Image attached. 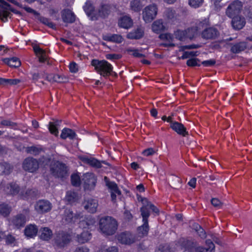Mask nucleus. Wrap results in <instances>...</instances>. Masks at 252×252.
<instances>
[{
	"label": "nucleus",
	"instance_id": "nucleus-50",
	"mask_svg": "<svg viewBox=\"0 0 252 252\" xmlns=\"http://www.w3.org/2000/svg\"><path fill=\"white\" fill-rule=\"evenodd\" d=\"M71 184L73 186L78 187L80 185V179L77 174H73L71 176Z\"/></svg>",
	"mask_w": 252,
	"mask_h": 252
},
{
	"label": "nucleus",
	"instance_id": "nucleus-24",
	"mask_svg": "<svg viewBox=\"0 0 252 252\" xmlns=\"http://www.w3.org/2000/svg\"><path fill=\"white\" fill-rule=\"evenodd\" d=\"M24 232L27 237L33 238L37 235L38 228L35 224H30L26 227Z\"/></svg>",
	"mask_w": 252,
	"mask_h": 252
},
{
	"label": "nucleus",
	"instance_id": "nucleus-11",
	"mask_svg": "<svg viewBox=\"0 0 252 252\" xmlns=\"http://www.w3.org/2000/svg\"><path fill=\"white\" fill-rule=\"evenodd\" d=\"M117 239L122 244L130 245L135 242V238L129 232H123L118 234Z\"/></svg>",
	"mask_w": 252,
	"mask_h": 252
},
{
	"label": "nucleus",
	"instance_id": "nucleus-23",
	"mask_svg": "<svg viewBox=\"0 0 252 252\" xmlns=\"http://www.w3.org/2000/svg\"><path fill=\"white\" fill-rule=\"evenodd\" d=\"M39 238L43 241H48L52 237L53 232L49 227H41L39 231Z\"/></svg>",
	"mask_w": 252,
	"mask_h": 252
},
{
	"label": "nucleus",
	"instance_id": "nucleus-35",
	"mask_svg": "<svg viewBox=\"0 0 252 252\" xmlns=\"http://www.w3.org/2000/svg\"><path fill=\"white\" fill-rule=\"evenodd\" d=\"M3 61L4 63L12 67L16 68L21 65V62L17 57H13L10 59L5 58Z\"/></svg>",
	"mask_w": 252,
	"mask_h": 252
},
{
	"label": "nucleus",
	"instance_id": "nucleus-25",
	"mask_svg": "<svg viewBox=\"0 0 252 252\" xmlns=\"http://www.w3.org/2000/svg\"><path fill=\"white\" fill-rule=\"evenodd\" d=\"M80 159L84 163L88 164L93 167L98 168L101 167V162L94 158H89L87 157H81Z\"/></svg>",
	"mask_w": 252,
	"mask_h": 252
},
{
	"label": "nucleus",
	"instance_id": "nucleus-45",
	"mask_svg": "<svg viewBox=\"0 0 252 252\" xmlns=\"http://www.w3.org/2000/svg\"><path fill=\"white\" fill-rule=\"evenodd\" d=\"M142 225L138 227V231L139 234H141L142 236L147 235L149 231L148 221H143Z\"/></svg>",
	"mask_w": 252,
	"mask_h": 252
},
{
	"label": "nucleus",
	"instance_id": "nucleus-60",
	"mask_svg": "<svg viewBox=\"0 0 252 252\" xmlns=\"http://www.w3.org/2000/svg\"><path fill=\"white\" fill-rule=\"evenodd\" d=\"M212 204L215 207H220L222 205V203L219 199L216 198H213L211 199Z\"/></svg>",
	"mask_w": 252,
	"mask_h": 252
},
{
	"label": "nucleus",
	"instance_id": "nucleus-64",
	"mask_svg": "<svg viewBox=\"0 0 252 252\" xmlns=\"http://www.w3.org/2000/svg\"><path fill=\"white\" fill-rule=\"evenodd\" d=\"M216 63V61L214 60H210L205 61L202 62V64L205 66H211L214 65Z\"/></svg>",
	"mask_w": 252,
	"mask_h": 252
},
{
	"label": "nucleus",
	"instance_id": "nucleus-51",
	"mask_svg": "<svg viewBox=\"0 0 252 252\" xmlns=\"http://www.w3.org/2000/svg\"><path fill=\"white\" fill-rule=\"evenodd\" d=\"M127 52L135 57L142 58L145 56L143 54L140 53L137 49L128 48Z\"/></svg>",
	"mask_w": 252,
	"mask_h": 252
},
{
	"label": "nucleus",
	"instance_id": "nucleus-40",
	"mask_svg": "<svg viewBox=\"0 0 252 252\" xmlns=\"http://www.w3.org/2000/svg\"><path fill=\"white\" fill-rule=\"evenodd\" d=\"M164 27L163 25L162 20L155 21L152 24V30L156 33H158L164 30Z\"/></svg>",
	"mask_w": 252,
	"mask_h": 252
},
{
	"label": "nucleus",
	"instance_id": "nucleus-59",
	"mask_svg": "<svg viewBox=\"0 0 252 252\" xmlns=\"http://www.w3.org/2000/svg\"><path fill=\"white\" fill-rule=\"evenodd\" d=\"M0 124L2 126H10L11 127H14L17 126L16 123L12 122L9 120H4L0 122Z\"/></svg>",
	"mask_w": 252,
	"mask_h": 252
},
{
	"label": "nucleus",
	"instance_id": "nucleus-30",
	"mask_svg": "<svg viewBox=\"0 0 252 252\" xmlns=\"http://www.w3.org/2000/svg\"><path fill=\"white\" fill-rule=\"evenodd\" d=\"M103 39L107 41L121 43L123 38L121 35L119 34H106L103 35Z\"/></svg>",
	"mask_w": 252,
	"mask_h": 252
},
{
	"label": "nucleus",
	"instance_id": "nucleus-43",
	"mask_svg": "<svg viewBox=\"0 0 252 252\" xmlns=\"http://www.w3.org/2000/svg\"><path fill=\"white\" fill-rule=\"evenodd\" d=\"M91 237V234L89 231H83L78 236V241L80 243H85L89 241Z\"/></svg>",
	"mask_w": 252,
	"mask_h": 252
},
{
	"label": "nucleus",
	"instance_id": "nucleus-36",
	"mask_svg": "<svg viewBox=\"0 0 252 252\" xmlns=\"http://www.w3.org/2000/svg\"><path fill=\"white\" fill-rule=\"evenodd\" d=\"M75 135L76 134L73 130L68 128H64L62 130L61 137L63 139H65L67 138L73 139L75 138Z\"/></svg>",
	"mask_w": 252,
	"mask_h": 252
},
{
	"label": "nucleus",
	"instance_id": "nucleus-10",
	"mask_svg": "<svg viewBox=\"0 0 252 252\" xmlns=\"http://www.w3.org/2000/svg\"><path fill=\"white\" fill-rule=\"evenodd\" d=\"M104 180L106 186L110 190L111 199L113 201H115L117 194L120 195L121 191L118 189L117 185L114 182H111L107 177H105Z\"/></svg>",
	"mask_w": 252,
	"mask_h": 252
},
{
	"label": "nucleus",
	"instance_id": "nucleus-27",
	"mask_svg": "<svg viewBox=\"0 0 252 252\" xmlns=\"http://www.w3.org/2000/svg\"><path fill=\"white\" fill-rule=\"evenodd\" d=\"M144 35V30L141 27H138L131 32L127 34V37L129 39H140Z\"/></svg>",
	"mask_w": 252,
	"mask_h": 252
},
{
	"label": "nucleus",
	"instance_id": "nucleus-31",
	"mask_svg": "<svg viewBox=\"0 0 252 252\" xmlns=\"http://www.w3.org/2000/svg\"><path fill=\"white\" fill-rule=\"evenodd\" d=\"M133 24V22L131 18L129 16H125L122 17L119 22V25L122 28L128 29L130 28Z\"/></svg>",
	"mask_w": 252,
	"mask_h": 252
},
{
	"label": "nucleus",
	"instance_id": "nucleus-2",
	"mask_svg": "<svg viewBox=\"0 0 252 252\" xmlns=\"http://www.w3.org/2000/svg\"><path fill=\"white\" fill-rule=\"evenodd\" d=\"M92 65L95 67V69L97 72L103 77L110 75L112 72V65L106 61L93 60Z\"/></svg>",
	"mask_w": 252,
	"mask_h": 252
},
{
	"label": "nucleus",
	"instance_id": "nucleus-5",
	"mask_svg": "<svg viewBox=\"0 0 252 252\" xmlns=\"http://www.w3.org/2000/svg\"><path fill=\"white\" fill-rule=\"evenodd\" d=\"M158 7L155 4H150L146 6L142 11V18L146 23L151 22L158 13Z\"/></svg>",
	"mask_w": 252,
	"mask_h": 252
},
{
	"label": "nucleus",
	"instance_id": "nucleus-21",
	"mask_svg": "<svg viewBox=\"0 0 252 252\" xmlns=\"http://www.w3.org/2000/svg\"><path fill=\"white\" fill-rule=\"evenodd\" d=\"M38 195V191L35 189H28L25 190L22 189L20 192V196L23 199L34 198Z\"/></svg>",
	"mask_w": 252,
	"mask_h": 252
},
{
	"label": "nucleus",
	"instance_id": "nucleus-26",
	"mask_svg": "<svg viewBox=\"0 0 252 252\" xmlns=\"http://www.w3.org/2000/svg\"><path fill=\"white\" fill-rule=\"evenodd\" d=\"M247 47V43L246 41H242L232 44L230 51L235 54L239 53L245 50Z\"/></svg>",
	"mask_w": 252,
	"mask_h": 252
},
{
	"label": "nucleus",
	"instance_id": "nucleus-9",
	"mask_svg": "<svg viewBox=\"0 0 252 252\" xmlns=\"http://www.w3.org/2000/svg\"><path fill=\"white\" fill-rule=\"evenodd\" d=\"M34 208L38 213L42 214L50 211L52 204L48 200H39L35 203Z\"/></svg>",
	"mask_w": 252,
	"mask_h": 252
},
{
	"label": "nucleus",
	"instance_id": "nucleus-46",
	"mask_svg": "<svg viewBox=\"0 0 252 252\" xmlns=\"http://www.w3.org/2000/svg\"><path fill=\"white\" fill-rule=\"evenodd\" d=\"M171 183L172 188L178 189L181 186V180L177 176H173L171 179Z\"/></svg>",
	"mask_w": 252,
	"mask_h": 252
},
{
	"label": "nucleus",
	"instance_id": "nucleus-61",
	"mask_svg": "<svg viewBox=\"0 0 252 252\" xmlns=\"http://www.w3.org/2000/svg\"><path fill=\"white\" fill-rule=\"evenodd\" d=\"M19 6H20V7L23 8V9H24L27 12L32 13L34 15H39V13L37 11H36L35 10H34V9L31 8L30 7H28V6L23 7L22 6V5H20V4H19Z\"/></svg>",
	"mask_w": 252,
	"mask_h": 252
},
{
	"label": "nucleus",
	"instance_id": "nucleus-8",
	"mask_svg": "<svg viewBox=\"0 0 252 252\" xmlns=\"http://www.w3.org/2000/svg\"><path fill=\"white\" fill-rule=\"evenodd\" d=\"M83 180L84 182L85 189L92 190L94 189L96 182L94 175L91 173H87L83 176Z\"/></svg>",
	"mask_w": 252,
	"mask_h": 252
},
{
	"label": "nucleus",
	"instance_id": "nucleus-52",
	"mask_svg": "<svg viewBox=\"0 0 252 252\" xmlns=\"http://www.w3.org/2000/svg\"><path fill=\"white\" fill-rule=\"evenodd\" d=\"M26 152L29 154L36 155L39 154V150L35 146H31L27 148Z\"/></svg>",
	"mask_w": 252,
	"mask_h": 252
},
{
	"label": "nucleus",
	"instance_id": "nucleus-49",
	"mask_svg": "<svg viewBox=\"0 0 252 252\" xmlns=\"http://www.w3.org/2000/svg\"><path fill=\"white\" fill-rule=\"evenodd\" d=\"M77 193L69 191L66 193V198L69 202H74L77 198Z\"/></svg>",
	"mask_w": 252,
	"mask_h": 252
},
{
	"label": "nucleus",
	"instance_id": "nucleus-58",
	"mask_svg": "<svg viewBox=\"0 0 252 252\" xmlns=\"http://www.w3.org/2000/svg\"><path fill=\"white\" fill-rule=\"evenodd\" d=\"M95 222V219L92 217H88L85 220H82V224H83V223H87V226L89 227L90 226L94 225Z\"/></svg>",
	"mask_w": 252,
	"mask_h": 252
},
{
	"label": "nucleus",
	"instance_id": "nucleus-44",
	"mask_svg": "<svg viewBox=\"0 0 252 252\" xmlns=\"http://www.w3.org/2000/svg\"><path fill=\"white\" fill-rule=\"evenodd\" d=\"M11 211V207L7 204L2 203L0 204V214L3 217H7Z\"/></svg>",
	"mask_w": 252,
	"mask_h": 252
},
{
	"label": "nucleus",
	"instance_id": "nucleus-41",
	"mask_svg": "<svg viewBox=\"0 0 252 252\" xmlns=\"http://www.w3.org/2000/svg\"><path fill=\"white\" fill-rule=\"evenodd\" d=\"M13 170V167L10 164L6 162L0 163V171L3 174L8 175L10 174Z\"/></svg>",
	"mask_w": 252,
	"mask_h": 252
},
{
	"label": "nucleus",
	"instance_id": "nucleus-29",
	"mask_svg": "<svg viewBox=\"0 0 252 252\" xmlns=\"http://www.w3.org/2000/svg\"><path fill=\"white\" fill-rule=\"evenodd\" d=\"M33 50L35 54L38 58L39 62L44 63L47 59L45 51L40 48L39 46H35L33 47Z\"/></svg>",
	"mask_w": 252,
	"mask_h": 252
},
{
	"label": "nucleus",
	"instance_id": "nucleus-48",
	"mask_svg": "<svg viewBox=\"0 0 252 252\" xmlns=\"http://www.w3.org/2000/svg\"><path fill=\"white\" fill-rule=\"evenodd\" d=\"M67 78L62 75L56 74L53 76V81L58 83H64L66 82Z\"/></svg>",
	"mask_w": 252,
	"mask_h": 252
},
{
	"label": "nucleus",
	"instance_id": "nucleus-3",
	"mask_svg": "<svg viewBox=\"0 0 252 252\" xmlns=\"http://www.w3.org/2000/svg\"><path fill=\"white\" fill-rule=\"evenodd\" d=\"M71 240V235L65 231H59L54 238V245L58 248L63 249L67 246Z\"/></svg>",
	"mask_w": 252,
	"mask_h": 252
},
{
	"label": "nucleus",
	"instance_id": "nucleus-54",
	"mask_svg": "<svg viewBox=\"0 0 252 252\" xmlns=\"http://www.w3.org/2000/svg\"><path fill=\"white\" fill-rule=\"evenodd\" d=\"M203 0H189V3L191 7L197 8L202 5Z\"/></svg>",
	"mask_w": 252,
	"mask_h": 252
},
{
	"label": "nucleus",
	"instance_id": "nucleus-17",
	"mask_svg": "<svg viewBox=\"0 0 252 252\" xmlns=\"http://www.w3.org/2000/svg\"><path fill=\"white\" fill-rule=\"evenodd\" d=\"M22 190L20 186L16 183H11L6 185L5 188V192L12 195H15L19 194L20 195V192Z\"/></svg>",
	"mask_w": 252,
	"mask_h": 252
},
{
	"label": "nucleus",
	"instance_id": "nucleus-15",
	"mask_svg": "<svg viewBox=\"0 0 252 252\" xmlns=\"http://www.w3.org/2000/svg\"><path fill=\"white\" fill-rule=\"evenodd\" d=\"M83 8L87 15L90 17L92 20L97 19L98 15L95 14L94 7L91 1H87Z\"/></svg>",
	"mask_w": 252,
	"mask_h": 252
},
{
	"label": "nucleus",
	"instance_id": "nucleus-1",
	"mask_svg": "<svg viewBox=\"0 0 252 252\" xmlns=\"http://www.w3.org/2000/svg\"><path fill=\"white\" fill-rule=\"evenodd\" d=\"M99 231L107 236L115 233L118 229V222L115 219L111 216H105L101 218L99 220Z\"/></svg>",
	"mask_w": 252,
	"mask_h": 252
},
{
	"label": "nucleus",
	"instance_id": "nucleus-62",
	"mask_svg": "<svg viewBox=\"0 0 252 252\" xmlns=\"http://www.w3.org/2000/svg\"><path fill=\"white\" fill-rule=\"evenodd\" d=\"M69 69L73 73L77 72L78 70L77 64L74 62L71 63L69 65Z\"/></svg>",
	"mask_w": 252,
	"mask_h": 252
},
{
	"label": "nucleus",
	"instance_id": "nucleus-56",
	"mask_svg": "<svg viewBox=\"0 0 252 252\" xmlns=\"http://www.w3.org/2000/svg\"><path fill=\"white\" fill-rule=\"evenodd\" d=\"M199 62V59L197 58H191L187 62V64L189 66H200V64L198 63Z\"/></svg>",
	"mask_w": 252,
	"mask_h": 252
},
{
	"label": "nucleus",
	"instance_id": "nucleus-6",
	"mask_svg": "<svg viewBox=\"0 0 252 252\" xmlns=\"http://www.w3.org/2000/svg\"><path fill=\"white\" fill-rule=\"evenodd\" d=\"M242 7V2L239 0H235L228 5L225 14L229 18L239 16Z\"/></svg>",
	"mask_w": 252,
	"mask_h": 252
},
{
	"label": "nucleus",
	"instance_id": "nucleus-42",
	"mask_svg": "<svg viewBox=\"0 0 252 252\" xmlns=\"http://www.w3.org/2000/svg\"><path fill=\"white\" fill-rule=\"evenodd\" d=\"M164 16L169 21H173L176 19L177 15L174 10L168 8L164 12Z\"/></svg>",
	"mask_w": 252,
	"mask_h": 252
},
{
	"label": "nucleus",
	"instance_id": "nucleus-13",
	"mask_svg": "<svg viewBox=\"0 0 252 252\" xmlns=\"http://www.w3.org/2000/svg\"><path fill=\"white\" fill-rule=\"evenodd\" d=\"M202 37L206 39H213L217 38L219 32L216 28L210 27L206 28L202 32Z\"/></svg>",
	"mask_w": 252,
	"mask_h": 252
},
{
	"label": "nucleus",
	"instance_id": "nucleus-14",
	"mask_svg": "<svg viewBox=\"0 0 252 252\" xmlns=\"http://www.w3.org/2000/svg\"><path fill=\"white\" fill-rule=\"evenodd\" d=\"M83 206L85 209L87 210L89 212L94 213L96 211L98 202L96 200L90 198L85 200L83 203Z\"/></svg>",
	"mask_w": 252,
	"mask_h": 252
},
{
	"label": "nucleus",
	"instance_id": "nucleus-63",
	"mask_svg": "<svg viewBox=\"0 0 252 252\" xmlns=\"http://www.w3.org/2000/svg\"><path fill=\"white\" fill-rule=\"evenodd\" d=\"M21 82V80L18 79H7V85H15Z\"/></svg>",
	"mask_w": 252,
	"mask_h": 252
},
{
	"label": "nucleus",
	"instance_id": "nucleus-34",
	"mask_svg": "<svg viewBox=\"0 0 252 252\" xmlns=\"http://www.w3.org/2000/svg\"><path fill=\"white\" fill-rule=\"evenodd\" d=\"M110 5L108 4H102L98 9V15L102 18H105L110 13Z\"/></svg>",
	"mask_w": 252,
	"mask_h": 252
},
{
	"label": "nucleus",
	"instance_id": "nucleus-20",
	"mask_svg": "<svg viewBox=\"0 0 252 252\" xmlns=\"http://www.w3.org/2000/svg\"><path fill=\"white\" fill-rule=\"evenodd\" d=\"M80 214H74L73 211L69 209H65L64 210L63 219L67 223L74 222L80 218Z\"/></svg>",
	"mask_w": 252,
	"mask_h": 252
},
{
	"label": "nucleus",
	"instance_id": "nucleus-16",
	"mask_svg": "<svg viewBox=\"0 0 252 252\" xmlns=\"http://www.w3.org/2000/svg\"><path fill=\"white\" fill-rule=\"evenodd\" d=\"M141 201L143 206L140 209L141 215L142 217V221H148V218L150 216L149 207L148 206V200L146 198L141 197Z\"/></svg>",
	"mask_w": 252,
	"mask_h": 252
},
{
	"label": "nucleus",
	"instance_id": "nucleus-4",
	"mask_svg": "<svg viewBox=\"0 0 252 252\" xmlns=\"http://www.w3.org/2000/svg\"><path fill=\"white\" fill-rule=\"evenodd\" d=\"M50 171L56 177L64 178L67 176V166L59 161H56L51 165Z\"/></svg>",
	"mask_w": 252,
	"mask_h": 252
},
{
	"label": "nucleus",
	"instance_id": "nucleus-33",
	"mask_svg": "<svg viewBox=\"0 0 252 252\" xmlns=\"http://www.w3.org/2000/svg\"><path fill=\"white\" fill-rule=\"evenodd\" d=\"M206 244L208 246L207 248H204L202 247H197L195 249L196 252H213L214 250L215 245L211 240H207Z\"/></svg>",
	"mask_w": 252,
	"mask_h": 252
},
{
	"label": "nucleus",
	"instance_id": "nucleus-19",
	"mask_svg": "<svg viewBox=\"0 0 252 252\" xmlns=\"http://www.w3.org/2000/svg\"><path fill=\"white\" fill-rule=\"evenodd\" d=\"M61 16L63 21L66 23H72L75 20V14L69 9L62 10Z\"/></svg>",
	"mask_w": 252,
	"mask_h": 252
},
{
	"label": "nucleus",
	"instance_id": "nucleus-57",
	"mask_svg": "<svg viewBox=\"0 0 252 252\" xmlns=\"http://www.w3.org/2000/svg\"><path fill=\"white\" fill-rule=\"evenodd\" d=\"M195 230L197 232L198 235L202 239H204L206 237V233L201 226L198 224L196 225Z\"/></svg>",
	"mask_w": 252,
	"mask_h": 252
},
{
	"label": "nucleus",
	"instance_id": "nucleus-22",
	"mask_svg": "<svg viewBox=\"0 0 252 252\" xmlns=\"http://www.w3.org/2000/svg\"><path fill=\"white\" fill-rule=\"evenodd\" d=\"M231 25L232 27L236 30L242 29L245 25V19L240 16L231 18Z\"/></svg>",
	"mask_w": 252,
	"mask_h": 252
},
{
	"label": "nucleus",
	"instance_id": "nucleus-39",
	"mask_svg": "<svg viewBox=\"0 0 252 252\" xmlns=\"http://www.w3.org/2000/svg\"><path fill=\"white\" fill-rule=\"evenodd\" d=\"M189 30L188 31L178 30L175 32V37L181 41L184 40L187 38H191V36L188 35V32H189Z\"/></svg>",
	"mask_w": 252,
	"mask_h": 252
},
{
	"label": "nucleus",
	"instance_id": "nucleus-55",
	"mask_svg": "<svg viewBox=\"0 0 252 252\" xmlns=\"http://www.w3.org/2000/svg\"><path fill=\"white\" fill-rule=\"evenodd\" d=\"M5 243L7 245L15 244L16 242L15 238L11 234L6 235L5 237Z\"/></svg>",
	"mask_w": 252,
	"mask_h": 252
},
{
	"label": "nucleus",
	"instance_id": "nucleus-38",
	"mask_svg": "<svg viewBox=\"0 0 252 252\" xmlns=\"http://www.w3.org/2000/svg\"><path fill=\"white\" fill-rule=\"evenodd\" d=\"M179 243L180 244L182 249H184L185 250L191 251L193 247V243L191 241L184 238L180 239Z\"/></svg>",
	"mask_w": 252,
	"mask_h": 252
},
{
	"label": "nucleus",
	"instance_id": "nucleus-28",
	"mask_svg": "<svg viewBox=\"0 0 252 252\" xmlns=\"http://www.w3.org/2000/svg\"><path fill=\"white\" fill-rule=\"evenodd\" d=\"M12 221L16 227H23L26 223L25 216L22 214L18 215L14 217Z\"/></svg>",
	"mask_w": 252,
	"mask_h": 252
},
{
	"label": "nucleus",
	"instance_id": "nucleus-18",
	"mask_svg": "<svg viewBox=\"0 0 252 252\" xmlns=\"http://www.w3.org/2000/svg\"><path fill=\"white\" fill-rule=\"evenodd\" d=\"M171 128L176 131L178 134H180L183 136H186L189 135V133L186 130V128L184 126L179 122H174V123H171V125L170 126Z\"/></svg>",
	"mask_w": 252,
	"mask_h": 252
},
{
	"label": "nucleus",
	"instance_id": "nucleus-12",
	"mask_svg": "<svg viewBox=\"0 0 252 252\" xmlns=\"http://www.w3.org/2000/svg\"><path fill=\"white\" fill-rule=\"evenodd\" d=\"M0 6L2 9H0V19L3 22L7 21V17L9 16L10 12L8 10H11V5L3 0H0Z\"/></svg>",
	"mask_w": 252,
	"mask_h": 252
},
{
	"label": "nucleus",
	"instance_id": "nucleus-7",
	"mask_svg": "<svg viewBox=\"0 0 252 252\" xmlns=\"http://www.w3.org/2000/svg\"><path fill=\"white\" fill-rule=\"evenodd\" d=\"M22 167L24 170L33 173L38 169L39 162L37 159L29 157L24 160Z\"/></svg>",
	"mask_w": 252,
	"mask_h": 252
},
{
	"label": "nucleus",
	"instance_id": "nucleus-53",
	"mask_svg": "<svg viewBox=\"0 0 252 252\" xmlns=\"http://www.w3.org/2000/svg\"><path fill=\"white\" fill-rule=\"evenodd\" d=\"M157 150L152 148H149L143 151L142 154L144 156L149 157L153 156L157 152Z\"/></svg>",
	"mask_w": 252,
	"mask_h": 252
},
{
	"label": "nucleus",
	"instance_id": "nucleus-37",
	"mask_svg": "<svg viewBox=\"0 0 252 252\" xmlns=\"http://www.w3.org/2000/svg\"><path fill=\"white\" fill-rule=\"evenodd\" d=\"M61 120H56L54 123L50 122L48 126V128L52 134L56 136L58 135V129L57 127L60 126Z\"/></svg>",
	"mask_w": 252,
	"mask_h": 252
},
{
	"label": "nucleus",
	"instance_id": "nucleus-47",
	"mask_svg": "<svg viewBox=\"0 0 252 252\" xmlns=\"http://www.w3.org/2000/svg\"><path fill=\"white\" fill-rule=\"evenodd\" d=\"M39 19V21L43 24L47 26L50 28L56 29V25L53 23L51 22L49 19L44 17H40Z\"/></svg>",
	"mask_w": 252,
	"mask_h": 252
},
{
	"label": "nucleus",
	"instance_id": "nucleus-32",
	"mask_svg": "<svg viewBox=\"0 0 252 252\" xmlns=\"http://www.w3.org/2000/svg\"><path fill=\"white\" fill-rule=\"evenodd\" d=\"M143 6L141 0H131L129 2L130 9L135 12H140Z\"/></svg>",
	"mask_w": 252,
	"mask_h": 252
}]
</instances>
